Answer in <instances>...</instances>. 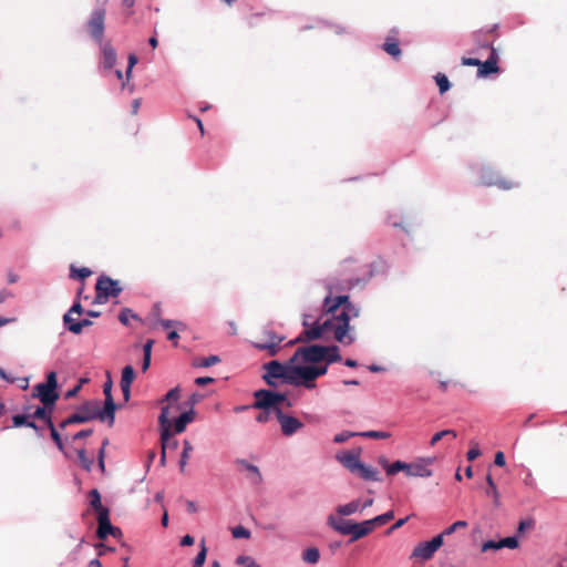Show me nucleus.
Segmentation results:
<instances>
[{
	"instance_id": "1",
	"label": "nucleus",
	"mask_w": 567,
	"mask_h": 567,
	"mask_svg": "<svg viewBox=\"0 0 567 567\" xmlns=\"http://www.w3.org/2000/svg\"><path fill=\"white\" fill-rule=\"evenodd\" d=\"M359 313L360 309L351 305L348 296H327L323 302V316L311 327L306 319L303 321L306 329L297 339L291 340L288 344L292 346L297 342L317 340L322 338L326 332H333L338 342L350 344L353 340L351 338L346 340L349 321L352 317H359Z\"/></svg>"
},
{
	"instance_id": "2",
	"label": "nucleus",
	"mask_w": 567,
	"mask_h": 567,
	"mask_svg": "<svg viewBox=\"0 0 567 567\" xmlns=\"http://www.w3.org/2000/svg\"><path fill=\"white\" fill-rule=\"evenodd\" d=\"M254 396L255 402L251 408L260 410L256 416V421L259 423H267L272 413L277 416V411H280L281 408L292 406V402L285 393L261 389L256 391Z\"/></svg>"
},
{
	"instance_id": "3",
	"label": "nucleus",
	"mask_w": 567,
	"mask_h": 567,
	"mask_svg": "<svg viewBox=\"0 0 567 567\" xmlns=\"http://www.w3.org/2000/svg\"><path fill=\"white\" fill-rule=\"evenodd\" d=\"M497 30V24H494L487 30H478L473 33V38L475 42L477 43L478 48L481 49H488L489 55L488 58L483 62L481 61V64L477 70V75L480 78H485L489 74L497 73L498 72V55L493 47L494 39L491 38V34Z\"/></svg>"
},
{
	"instance_id": "4",
	"label": "nucleus",
	"mask_w": 567,
	"mask_h": 567,
	"mask_svg": "<svg viewBox=\"0 0 567 567\" xmlns=\"http://www.w3.org/2000/svg\"><path fill=\"white\" fill-rule=\"evenodd\" d=\"M296 362H291V359L287 363H281L279 361L272 360L264 364V369L266 373L264 374V380L270 386H276L275 379H281L284 383L289 384L292 378V370L295 368Z\"/></svg>"
},
{
	"instance_id": "5",
	"label": "nucleus",
	"mask_w": 567,
	"mask_h": 567,
	"mask_svg": "<svg viewBox=\"0 0 567 567\" xmlns=\"http://www.w3.org/2000/svg\"><path fill=\"white\" fill-rule=\"evenodd\" d=\"M56 388V373L51 371L48 373L45 382L34 385L33 394L34 396L39 398L42 404L47 406H54L56 400L59 399Z\"/></svg>"
},
{
	"instance_id": "6",
	"label": "nucleus",
	"mask_w": 567,
	"mask_h": 567,
	"mask_svg": "<svg viewBox=\"0 0 567 567\" xmlns=\"http://www.w3.org/2000/svg\"><path fill=\"white\" fill-rule=\"evenodd\" d=\"M95 419L109 422V416L101 410L100 402L96 400L86 401L80 406L76 413L71 415V421L75 422V424L85 423Z\"/></svg>"
},
{
	"instance_id": "7",
	"label": "nucleus",
	"mask_w": 567,
	"mask_h": 567,
	"mask_svg": "<svg viewBox=\"0 0 567 567\" xmlns=\"http://www.w3.org/2000/svg\"><path fill=\"white\" fill-rule=\"evenodd\" d=\"M327 347L318 344L298 348L291 358V362H297L300 358L305 362H321L327 357Z\"/></svg>"
},
{
	"instance_id": "8",
	"label": "nucleus",
	"mask_w": 567,
	"mask_h": 567,
	"mask_svg": "<svg viewBox=\"0 0 567 567\" xmlns=\"http://www.w3.org/2000/svg\"><path fill=\"white\" fill-rule=\"evenodd\" d=\"M105 16L106 10L104 8H99L92 11L86 28L90 35L99 43L102 42L105 29Z\"/></svg>"
},
{
	"instance_id": "9",
	"label": "nucleus",
	"mask_w": 567,
	"mask_h": 567,
	"mask_svg": "<svg viewBox=\"0 0 567 567\" xmlns=\"http://www.w3.org/2000/svg\"><path fill=\"white\" fill-rule=\"evenodd\" d=\"M293 380L289 384L295 386H305L306 389H313L316 386L315 377L311 372L310 365H296L292 370Z\"/></svg>"
},
{
	"instance_id": "10",
	"label": "nucleus",
	"mask_w": 567,
	"mask_h": 567,
	"mask_svg": "<svg viewBox=\"0 0 567 567\" xmlns=\"http://www.w3.org/2000/svg\"><path fill=\"white\" fill-rule=\"evenodd\" d=\"M443 545V535L433 537L430 542L417 544L413 551L412 557L427 560L432 558L434 553Z\"/></svg>"
},
{
	"instance_id": "11",
	"label": "nucleus",
	"mask_w": 567,
	"mask_h": 567,
	"mask_svg": "<svg viewBox=\"0 0 567 567\" xmlns=\"http://www.w3.org/2000/svg\"><path fill=\"white\" fill-rule=\"evenodd\" d=\"M168 406H164L162 409L161 415H159V423L162 426V433H161V441H162V453H161V465H165L166 463V450L167 446H169V426L171 422L168 420Z\"/></svg>"
},
{
	"instance_id": "12",
	"label": "nucleus",
	"mask_w": 567,
	"mask_h": 567,
	"mask_svg": "<svg viewBox=\"0 0 567 567\" xmlns=\"http://www.w3.org/2000/svg\"><path fill=\"white\" fill-rule=\"evenodd\" d=\"M277 420L280 424L282 434L286 436H291L303 427V423L301 421L295 416L285 414L282 409L277 411Z\"/></svg>"
},
{
	"instance_id": "13",
	"label": "nucleus",
	"mask_w": 567,
	"mask_h": 567,
	"mask_svg": "<svg viewBox=\"0 0 567 567\" xmlns=\"http://www.w3.org/2000/svg\"><path fill=\"white\" fill-rule=\"evenodd\" d=\"M284 341V337L276 334L275 332H265V339L255 342L254 346L259 350H267L269 355H276L279 351V344Z\"/></svg>"
},
{
	"instance_id": "14",
	"label": "nucleus",
	"mask_w": 567,
	"mask_h": 567,
	"mask_svg": "<svg viewBox=\"0 0 567 567\" xmlns=\"http://www.w3.org/2000/svg\"><path fill=\"white\" fill-rule=\"evenodd\" d=\"M112 380L109 378V380L103 385V393L105 395V402H104V409L103 412L109 416V424L113 425L115 421V410L116 404L113 400L112 395Z\"/></svg>"
},
{
	"instance_id": "15",
	"label": "nucleus",
	"mask_w": 567,
	"mask_h": 567,
	"mask_svg": "<svg viewBox=\"0 0 567 567\" xmlns=\"http://www.w3.org/2000/svg\"><path fill=\"white\" fill-rule=\"evenodd\" d=\"M337 460L350 472L355 473L360 466V452L349 451L346 453L337 454Z\"/></svg>"
},
{
	"instance_id": "16",
	"label": "nucleus",
	"mask_w": 567,
	"mask_h": 567,
	"mask_svg": "<svg viewBox=\"0 0 567 567\" xmlns=\"http://www.w3.org/2000/svg\"><path fill=\"white\" fill-rule=\"evenodd\" d=\"M95 303H105L110 297H116L121 291V286H94Z\"/></svg>"
},
{
	"instance_id": "17",
	"label": "nucleus",
	"mask_w": 567,
	"mask_h": 567,
	"mask_svg": "<svg viewBox=\"0 0 567 567\" xmlns=\"http://www.w3.org/2000/svg\"><path fill=\"white\" fill-rule=\"evenodd\" d=\"M482 184L486 186H496L501 189L508 190L519 186L518 182L506 179L499 176H482Z\"/></svg>"
},
{
	"instance_id": "18",
	"label": "nucleus",
	"mask_w": 567,
	"mask_h": 567,
	"mask_svg": "<svg viewBox=\"0 0 567 567\" xmlns=\"http://www.w3.org/2000/svg\"><path fill=\"white\" fill-rule=\"evenodd\" d=\"M113 532V525L110 520V511H103L97 515L96 535L100 539H105Z\"/></svg>"
},
{
	"instance_id": "19",
	"label": "nucleus",
	"mask_w": 567,
	"mask_h": 567,
	"mask_svg": "<svg viewBox=\"0 0 567 567\" xmlns=\"http://www.w3.org/2000/svg\"><path fill=\"white\" fill-rule=\"evenodd\" d=\"M408 476L416 477H429L432 475V471L429 464L425 462L408 463L406 472Z\"/></svg>"
},
{
	"instance_id": "20",
	"label": "nucleus",
	"mask_w": 567,
	"mask_h": 567,
	"mask_svg": "<svg viewBox=\"0 0 567 567\" xmlns=\"http://www.w3.org/2000/svg\"><path fill=\"white\" fill-rule=\"evenodd\" d=\"M236 464L248 472L247 478L254 485H259L262 482V476L256 465L249 464L245 460H237Z\"/></svg>"
},
{
	"instance_id": "21",
	"label": "nucleus",
	"mask_w": 567,
	"mask_h": 567,
	"mask_svg": "<svg viewBox=\"0 0 567 567\" xmlns=\"http://www.w3.org/2000/svg\"><path fill=\"white\" fill-rule=\"evenodd\" d=\"M373 530L372 526H371V522L368 519V520H364V522H361V523H353L352 525V532H351V538H350V542H355L367 535H369L371 532Z\"/></svg>"
},
{
	"instance_id": "22",
	"label": "nucleus",
	"mask_w": 567,
	"mask_h": 567,
	"mask_svg": "<svg viewBox=\"0 0 567 567\" xmlns=\"http://www.w3.org/2000/svg\"><path fill=\"white\" fill-rule=\"evenodd\" d=\"M328 523L338 533L342 535H350L354 522L348 519L336 520L333 516H329Z\"/></svg>"
},
{
	"instance_id": "23",
	"label": "nucleus",
	"mask_w": 567,
	"mask_h": 567,
	"mask_svg": "<svg viewBox=\"0 0 567 567\" xmlns=\"http://www.w3.org/2000/svg\"><path fill=\"white\" fill-rule=\"evenodd\" d=\"M195 417V412L193 409L189 411L183 412L174 423L175 433H183L188 423H190Z\"/></svg>"
},
{
	"instance_id": "24",
	"label": "nucleus",
	"mask_w": 567,
	"mask_h": 567,
	"mask_svg": "<svg viewBox=\"0 0 567 567\" xmlns=\"http://www.w3.org/2000/svg\"><path fill=\"white\" fill-rule=\"evenodd\" d=\"M382 49L394 59H399L402 53L399 41L394 37H388L382 45Z\"/></svg>"
},
{
	"instance_id": "25",
	"label": "nucleus",
	"mask_w": 567,
	"mask_h": 567,
	"mask_svg": "<svg viewBox=\"0 0 567 567\" xmlns=\"http://www.w3.org/2000/svg\"><path fill=\"white\" fill-rule=\"evenodd\" d=\"M52 410H53V406H47L43 404V406H38L34 412L31 415V419H38V420H42L45 425H49L50 423H52Z\"/></svg>"
},
{
	"instance_id": "26",
	"label": "nucleus",
	"mask_w": 567,
	"mask_h": 567,
	"mask_svg": "<svg viewBox=\"0 0 567 567\" xmlns=\"http://www.w3.org/2000/svg\"><path fill=\"white\" fill-rule=\"evenodd\" d=\"M92 275V270L87 267H75L71 265L70 267V279L74 281H84Z\"/></svg>"
},
{
	"instance_id": "27",
	"label": "nucleus",
	"mask_w": 567,
	"mask_h": 567,
	"mask_svg": "<svg viewBox=\"0 0 567 567\" xmlns=\"http://www.w3.org/2000/svg\"><path fill=\"white\" fill-rule=\"evenodd\" d=\"M103 63L106 69H112L116 63V52L110 44H105L102 49Z\"/></svg>"
},
{
	"instance_id": "28",
	"label": "nucleus",
	"mask_w": 567,
	"mask_h": 567,
	"mask_svg": "<svg viewBox=\"0 0 567 567\" xmlns=\"http://www.w3.org/2000/svg\"><path fill=\"white\" fill-rule=\"evenodd\" d=\"M355 473H358L365 481L377 482L380 480L379 472L375 468L371 466H365L362 463L360 464Z\"/></svg>"
},
{
	"instance_id": "29",
	"label": "nucleus",
	"mask_w": 567,
	"mask_h": 567,
	"mask_svg": "<svg viewBox=\"0 0 567 567\" xmlns=\"http://www.w3.org/2000/svg\"><path fill=\"white\" fill-rule=\"evenodd\" d=\"M89 499L91 507L97 513V515H100V513L103 511H109V508L102 505L101 494L96 488L90 491Z\"/></svg>"
},
{
	"instance_id": "30",
	"label": "nucleus",
	"mask_w": 567,
	"mask_h": 567,
	"mask_svg": "<svg viewBox=\"0 0 567 567\" xmlns=\"http://www.w3.org/2000/svg\"><path fill=\"white\" fill-rule=\"evenodd\" d=\"M29 419H31L30 414H17L12 417L13 426L20 427L22 425H25L28 427H32L35 431H39V426L33 421H30Z\"/></svg>"
},
{
	"instance_id": "31",
	"label": "nucleus",
	"mask_w": 567,
	"mask_h": 567,
	"mask_svg": "<svg viewBox=\"0 0 567 567\" xmlns=\"http://www.w3.org/2000/svg\"><path fill=\"white\" fill-rule=\"evenodd\" d=\"M361 503L360 501H352L348 504L340 505L337 507V512L342 516H349L357 513L360 509Z\"/></svg>"
},
{
	"instance_id": "32",
	"label": "nucleus",
	"mask_w": 567,
	"mask_h": 567,
	"mask_svg": "<svg viewBox=\"0 0 567 567\" xmlns=\"http://www.w3.org/2000/svg\"><path fill=\"white\" fill-rule=\"evenodd\" d=\"M320 559V551L317 547L307 548L302 553V560L307 564H317Z\"/></svg>"
},
{
	"instance_id": "33",
	"label": "nucleus",
	"mask_w": 567,
	"mask_h": 567,
	"mask_svg": "<svg viewBox=\"0 0 567 567\" xmlns=\"http://www.w3.org/2000/svg\"><path fill=\"white\" fill-rule=\"evenodd\" d=\"M64 324L66 326L69 331L73 332L75 334H79L82 332L84 327L91 326L92 322L89 319H83V320H72L71 322L64 323Z\"/></svg>"
},
{
	"instance_id": "34",
	"label": "nucleus",
	"mask_w": 567,
	"mask_h": 567,
	"mask_svg": "<svg viewBox=\"0 0 567 567\" xmlns=\"http://www.w3.org/2000/svg\"><path fill=\"white\" fill-rule=\"evenodd\" d=\"M135 379V371L132 365H126L122 370L121 385H130Z\"/></svg>"
},
{
	"instance_id": "35",
	"label": "nucleus",
	"mask_w": 567,
	"mask_h": 567,
	"mask_svg": "<svg viewBox=\"0 0 567 567\" xmlns=\"http://www.w3.org/2000/svg\"><path fill=\"white\" fill-rule=\"evenodd\" d=\"M394 513L393 511H389L382 515H378L372 519H369L371 522V526L374 529L377 526H382L386 523H389L391 519H393Z\"/></svg>"
},
{
	"instance_id": "36",
	"label": "nucleus",
	"mask_w": 567,
	"mask_h": 567,
	"mask_svg": "<svg viewBox=\"0 0 567 567\" xmlns=\"http://www.w3.org/2000/svg\"><path fill=\"white\" fill-rule=\"evenodd\" d=\"M192 451H193V446H192L190 442L185 440L183 452H182L181 460H179L181 472H184L186 463L190 456Z\"/></svg>"
},
{
	"instance_id": "37",
	"label": "nucleus",
	"mask_w": 567,
	"mask_h": 567,
	"mask_svg": "<svg viewBox=\"0 0 567 567\" xmlns=\"http://www.w3.org/2000/svg\"><path fill=\"white\" fill-rule=\"evenodd\" d=\"M219 362H220V358L218 355H209L207 358L196 359L194 361V365L199 367V368H208V367H212Z\"/></svg>"
},
{
	"instance_id": "38",
	"label": "nucleus",
	"mask_w": 567,
	"mask_h": 567,
	"mask_svg": "<svg viewBox=\"0 0 567 567\" xmlns=\"http://www.w3.org/2000/svg\"><path fill=\"white\" fill-rule=\"evenodd\" d=\"M83 312V308L80 302H75L70 310L64 315L63 321L64 323H69L73 320V316L80 317Z\"/></svg>"
},
{
	"instance_id": "39",
	"label": "nucleus",
	"mask_w": 567,
	"mask_h": 567,
	"mask_svg": "<svg viewBox=\"0 0 567 567\" xmlns=\"http://www.w3.org/2000/svg\"><path fill=\"white\" fill-rule=\"evenodd\" d=\"M408 463L402 461H395L390 465H385V471L388 475H394L400 471L406 472Z\"/></svg>"
},
{
	"instance_id": "40",
	"label": "nucleus",
	"mask_w": 567,
	"mask_h": 567,
	"mask_svg": "<svg viewBox=\"0 0 567 567\" xmlns=\"http://www.w3.org/2000/svg\"><path fill=\"white\" fill-rule=\"evenodd\" d=\"M327 357L323 361H327V363H333L341 360V355L339 353V348L337 346H330L327 347Z\"/></svg>"
},
{
	"instance_id": "41",
	"label": "nucleus",
	"mask_w": 567,
	"mask_h": 567,
	"mask_svg": "<svg viewBox=\"0 0 567 567\" xmlns=\"http://www.w3.org/2000/svg\"><path fill=\"white\" fill-rule=\"evenodd\" d=\"M435 81H436V84L439 86V90H440L441 94H443L446 91H449L451 84H450V81H449V79H447V76L445 74L437 73L435 75Z\"/></svg>"
},
{
	"instance_id": "42",
	"label": "nucleus",
	"mask_w": 567,
	"mask_h": 567,
	"mask_svg": "<svg viewBox=\"0 0 567 567\" xmlns=\"http://www.w3.org/2000/svg\"><path fill=\"white\" fill-rule=\"evenodd\" d=\"M445 436H450L452 439L456 437V432L454 430H443L435 433L431 439V445L434 446L439 441L444 440Z\"/></svg>"
},
{
	"instance_id": "43",
	"label": "nucleus",
	"mask_w": 567,
	"mask_h": 567,
	"mask_svg": "<svg viewBox=\"0 0 567 567\" xmlns=\"http://www.w3.org/2000/svg\"><path fill=\"white\" fill-rule=\"evenodd\" d=\"M47 426L49 427V430H50V435H51V437H52L53 442L56 444L58 449H59L60 451H63L64 445H63V442H62L61 435H60V433L58 432V430L55 429V426H54L53 422H52V423H50V424H49V425H47Z\"/></svg>"
},
{
	"instance_id": "44",
	"label": "nucleus",
	"mask_w": 567,
	"mask_h": 567,
	"mask_svg": "<svg viewBox=\"0 0 567 567\" xmlns=\"http://www.w3.org/2000/svg\"><path fill=\"white\" fill-rule=\"evenodd\" d=\"M78 456L82 467L90 472L93 465V460L86 456L85 450H79Z\"/></svg>"
},
{
	"instance_id": "45",
	"label": "nucleus",
	"mask_w": 567,
	"mask_h": 567,
	"mask_svg": "<svg viewBox=\"0 0 567 567\" xmlns=\"http://www.w3.org/2000/svg\"><path fill=\"white\" fill-rule=\"evenodd\" d=\"M206 556H207V548L203 542L202 548L194 559L193 567H203L205 564V560H206Z\"/></svg>"
},
{
	"instance_id": "46",
	"label": "nucleus",
	"mask_w": 567,
	"mask_h": 567,
	"mask_svg": "<svg viewBox=\"0 0 567 567\" xmlns=\"http://www.w3.org/2000/svg\"><path fill=\"white\" fill-rule=\"evenodd\" d=\"M360 435L363 437L380 439V440H385L391 436V434L389 432H383V431H367V432L360 433Z\"/></svg>"
},
{
	"instance_id": "47",
	"label": "nucleus",
	"mask_w": 567,
	"mask_h": 567,
	"mask_svg": "<svg viewBox=\"0 0 567 567\" xmlns=\"http://www.w3.org/2000/svg\"><path fill=\"white\" fill-rule=\"evenodd\" d=\"M231 535L234 538H237V539L238 538H249L250 532L246 527L239 525L231 529Z\"/></svg>"
},
{
	"instance_id": "48",
	"label": "nucleus",
	"mask_w": 567,
	"mask_h": 567,
	"mask_svg": "<svg viewBox=\"0 0 567 567\" xmlns=\"http://www.w3.org/2000/svg\"><path fill=\"white\" fill-rule=\"evenodd\" d=\"M130 318L137 319V316L128 308L123 309L118 315V320L124 326L128 324Z\"/></svg>"
},
{
	"instance_id": "49",
	"label": "nucleus",
	"mask_w": 567,
	"mask_h": 567,
	"mask_svg": "<svg viewBox=\"0 0 567 567\" xmlns=\"http://www.w3.org/2000/svg\"><path fill=\"white\" fill-rule=\"evenodd\" d=\"M501 549L506 547L509 549H515L519 546L518 539L514 536L506 537L499 540Z\"/></svg>"
},
{
	"instance_id": "50",
	"label": "nucleus",
	"mask_w": 567,
	"mask_h": 567,
	"mask_svg": "<svg viewBox=\"0 0 567 567\" xmlns=\"http://www.w3.org/2000/svg\"><path fill=\"white\" fill-rule=\"evenodd\" d=\"M481 455V451L478 444L476 442H471V449L467 451L466 457L470 462L476 460Z\"/></svg>"
},
{
	"instance_id": "51",
	"label": "nucleus",
	"mask_w": 567,
	"mask_h": 567,
	"mask_svg": "<svg viewBox=\"0 0 567 567\" xmlns=\"http://www.w3.org/2000/svg\"><path fill=\"white\" fill-rule=\"evenodd\" d=\"M485 494H486V496H489L493 498L495 506L499 505V493H498L497 486L487 487L485 489Z\"/></svg>"
},
{
	"instance_id": "52",
	"label": "nucleus",
	"mask_w": 567,
	"mask_h": 567,
	"mask_svg": "<svg viewBox=\"0 0 567 567\" xmlns=\"http://www.w3.org/2000/svg\"><path fill=\"white\" fill-rule=\"evenodd\" d=\"M354 435H355V433L343 431V432L338 433L337 435H334L333 442L338 443V444L344 443L346 441H348L350 437H352Z\"/></svg>"
},
{
	"instance_id": "53",
	"label": "nucleus",
	"mask_w": 567,
	"mask_h": 567,
	"mask_svg": "<svg viewBox=\"0 0 567 567\" xmlns=\"http://www.w3.org/2000/svg\"><path fill=\"white\" fill-rule=\"evenodd\" d=\"M501 549L499 540H487L482 545V551L485 553L487 550H497Z\"/></svg>"
},
{
	"instance_id": "54",
	"label": "nucleus",
	"mask_w": 567,
	"mask_h": 567,
	"mask_svg": "<svg viewBox=\"0 0 567 567\" xmlns=\"http://www.w3.org/2000/svg\"><path fill=\"white\" fill-rule=\"evenodd\" d=\"M310 367H311V372L315 377V380L321 375H324L328 371L327 365H322V367L310 365Z\"/></svg>"
},
{
	"instance_id": "55",
	"label": "nucleus",
	"mask_w": 567,
	"mask_h": 567,
	"mask_svg": "<svg viewBox=\"0 0 567 567\" xmlns=\"http://www.w3.org/2000/svg\"><path fill=\"white\" fill-rule=\"evenodd\" d=\"M461 61H462L463 65H467V66H477L478 68L481 64V60L476 59V58L463 56Z\"/></svg>"
},
{
	"instance_id": "56",
	"label": "nucleus",
	"mask_w": 567,
	"mask_h": 567,
	"mask_svg": "<svg viewBox=\"0 0 567 567\" xmlns=\"http://www.w3.org/2000/svg\"><path fill=\"white\" fill-rule=\"evenodd\" d=\"M136 63H137V56L135 54H130L128 55V66L126 70L127 79L131 76L132 70Z\"/></svg>"
},
{
	"instance_id": "57",
	"label": "nucleus",
	"mask_w": 567,
	"mask_h": 567,
	"mask_svg": "<svg viewBox=\"0 0 567 567\" xmlns=\"http://www.w3.org/2000/svg\"><path fill=\"white\" fill-rule=\"evenodd\" d=\"M165 399L167 401H177L179 399V389L174 388V389L169 390L167 392V394L165 395Z\"/></svg>"
},
{
	"instance_id": "58",
	"label": "nucleus",
	"mask_w": 567,
	"mask_h": 567,
	"mask_svg": "<svg viewBox=\"0 0 567 567\" xmlns=\"http://www.w3.org/2000/svg\"><path fill=\"white\" fill-rule=\"evenodd\" d=\"M92 433H93V431L91 429L81 430L80 432H78L76 434L73 435V440L74 441L82 440L84 437L92 435Z\"/></svg>"
},
{
	"instance_id": "59",
	"label": "nucleus",
	"mask_w": 567,
	"mask_h": 567,
	"mask_svg": "<svg viewBox=\"0 0 567 567\" xmlns=\"http://www.w3.org/2000/svg\"><path fill=\"white\" fill-rule=\"evenodd\" d=\"M494 463H495V465L501 466V467L505 466L506 461H505V455L503 452L499 451L495 454Z\"/></svg>"
},
{
	"instance_id": "60",
	"label": "nucleus",
	"mask_w": 567,
	"mask_h": 567,
	"mask_svg": "<svg viewBox=\"0 0 567 567\" xmlns=\"http://www.w3.org/2000/svg\"><path fill=\"white\" fill-rule=\"evenodd\" d=\"M154 344V340L152 339H148L145 344L143 346V352H144V355L146 357H151L152 355V347Z\"/></svg>"
},
{
	"instance_id": "61",
	"label": "nucleus",
	"mask_w": 567,
	"mask_h": 567,
	"mask_svg": "<svg viewBox=\"0 0 567 567\" xmlns=\"http://www.w3.org/2000/svg\"><path fill=\"white\" fill-rule=\"evenodd\" d=\"M213 382H214V379H213V378H210V377H199V378H197V379L195 380V383H196L197 385H200V386L206 385V384H209V383H213Z\"/></svg>"
},
{
	"instance_id": "62",
	"label": "nucleus",
	"mask_w": 567,
	"mask_h": 567,
	"mask_svg": "<svg viewBox=\"0 0 567 567\" xmlns=\"http://www.w3.org/2000/svg\"><path fill=\"white\" fill-rule=\"evenodd\" d=\"M95 284H118L116 280H113L111 277L106 275H101Z\"/></svg>"
},
{
	"instance_id": "63",
	"label": "nucleus",
	"mask_w": 567,
	"mask_h": 567,
	"mask_svg": "<svg viewBox=\"0 0 567 567\" xmlns=\"http://www.w3.org/2000/svg\"><path fill=\"white\" fill-rule=\"evenodd\" d=\"M7 278H8L9 284H14L18 280H20V276L12 270L8 271Z\"/></svg>"
},
{
	"instance_id": "64",
	"label": "nucleus",
	"mask_w": 567,
	"mask_h": 567,
	"mask_svg": "<svg viewBox=\"0 0 567 567\" xmlns=\"http://www.w3.org/2000/svg\"><path fill=\"white\" fill-rule=\"evenodd\" d=\"M532 525H533V523H532V522H528V520H522V522L519 523V525H518L517 530H518V533H523V532H525V529H526V528H530V527H532Z\"/></svg>"
}]
</instances>
